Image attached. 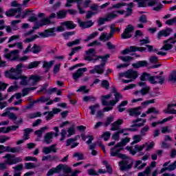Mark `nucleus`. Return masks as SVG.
Returning a JSON list of instances; mask_svg holds the SVG:
<instances>
[{
	"mask_svg": "<svg viewBox=\"0 0 176 176\" xmlns=\"http://www.w3.org/2000/svg\"><path fill=\"white\" fill-rule=\"evenodd\" d=\"M32 52L34 54H36V53H39V52H41V47L36 45V44H34V46L32 47Z\"/></svg>",
	"mask_w": 176,
	"mask_h": 176,
	"instance_id": "nucleus-58",
	"label": "nucleus"
},
{
	"mask_svg": "<svg viewBox=\"0 0 176 176\" xmlns=\"http://www.w3.org/2000/svg\"><path fill=\"white\" fill-rule=\"evenodd\" d=\"M18 39H20V35H13L9 38L8 43H12V42L18 41Z\"/></svg>",
	"mask_w": 176,
	"mask_h": 176,
	"instance_id": "nucleus-57",
	"label": "nucleus"
},
{
	"mask_svg": "<svg viewBox=\"0 0 176 176\" xmlns=\"http://www.w3.org/2000/svg\"><path fill=\"white\" fill-rule=\"evenodd\" d=\"M69 30H74L76 25L72 21H65L60 23V26L57 28H53L49 30H45L43 32L38 33V35L41 36V38H48V36H54L56 35V32H63L65 30V28Z\"/></svg>",
	"mask_w": 176,
	"mask_h": 176,
	"instance_id": "nucleus-4",
	"label": "nucleus"
},
{
	"mask_svg": "<svg viewBox=\"0 0 176 176\" xmlns=\"http://www.w3.org/2000/svg\"><path fill=\"white\" fill-rule=\"evenodd\" d=\"M120 157H121V159H123L122 161L119 162L120 170H129L131 168V167H133V165L131 164H129L130 162V158L127 157V155L121 154L120 155Z\"/></svg>",
	"mask_w": 176,
	"mask_h": 176,
	"instance_id": "nucleus-10",
	"label": "nucleus"
},
{
	"mask_svg": "<svg viewBox=\"0 0 176 176\" xmlns=\"http://www.w3.org/2000/svg\"><path fill=\"white\" fill-rule=\"evenodd\" d=\"M19 129V126H11L8 127H1L0 133H9V131H14Z\"/></svg>",
	"mask_w": 176,
	"mask_h": 176,
	"instance_id": "nucleus-34",
	"label": "nucleus"
},
{
	"mask_svg": "<svg viewBox=\"0 0 176 176\" xmlns=\"http://www.w3.org/2000/svg\"><path fill=\"white\" fill-rule=\"evenodd\" d=\"M75 134H76V131H75V126L74 125L69 127L67 131L65 129H62L60 131V141H64L66 137H72V135H75Z\"/></svg>",
	"mask_w": 176,
	"mask_h": 176,
	"instance_id": "nucleus-11",
	"label": "nucleus"
},
{
	"mask_svg": "<svg viewBox=\"0 0 176 176\" xmlns=\"http://www.w3.org/2000/svg\"><path fill=\"white\" fill-rule=\"evenodd\" d=\"M87 56H85V60L87 61H96V60H100L101 58L102 63L99 65H96L94 69L89 71L90 74H98L101 75L104 73V65L105 64V61H107V58H109V54H107L104 56L98 57L96 56V50L94 49H89L86 51Z\"/></svg>",
	"mask_w": 176,
	"mask_h": 176,
	"instance_id": "nucleus-3",
	"label": "nucleus"
},
{
	"mask_svg": "<svg viewBox=\"0 0 176 176\" xmlns=\"http://www.w3.org/2000/svg\"><path fill=\"white\" fill-rule=\"evenodd\" d=\"M118 76L120 80L122 79V78H126V79H131V80H121L122 83H130L132 80H135V79L138 78V72L133 69H129L125 72L119 73Z\"/></svg>",
	"mask_w": 176,
	"mask_h": 176,
	"instance_id": "nucleus-6",
	"label": "nucleus"
},
{
	"mask_svg": "<svg viewBox=\"0 0 176 176\" xmlns=\"http://www.w3.org/2000/svg\"><path fill=\"white\" fill-rule=\"evenodd\" d=\"M82 2L83 0H67L65 6L69 8L72 6V3H77V8L79 13L80 14H83L85 13V10L82 7H80V5H82Z\"/></svg>",
	"mask_w": 176,
	"mask_h": 176,
	"instance_id": "nucleus-13",
	"label": "nucleus"
},
{
	"mask_svg": "<svg viewBox=\"0 0 176 176\" xmlns=\"http://www.w3.org/2000/svg\"><path fill=\"white\" fill-rule=\"evenodd\" d=\"M67 12L65 10H60L56 13L57 19H65Z\"/></svg>",
	"mask_w": 176,
	"mask_h": 176,
	"instance_id": "nucleus-45",
	"label": "nucleus"
},
{
	"mask_svg": "<svg viewBox=\"0 0 176 176\" xmlns=\"http://www.w3.org/2000/svg\"><path fill=\"white\" fill-rule=\"evenodd\" d=\"M151 173H152V168H151L149 166H147L144 171L140 172L138 174V176H151Z\"/></svg>",
	"mask_w": 176,
	"mask_h": 176,
	"instance_id": "nucleus-38",
	"label": "nucleus"
},
{
	"mask_svg": "<svg viewBox=\"0 0 176 176\" xmlns=\"http://www.w3.org/2000/svg\"><path fill=\"white\" fill-rule=\"evenodd\" d=\"M142 107H138L129 109L130 116H140L141 115Z\"/></svg>",
	"mask_w": 176,
	"mask_h": 176,
	"instance_id": "nucleus-24",
	"label": "nucleus"
},
{
	"mask_svg": "<svg viewBox=\"0 0 176 176\" xmlns=\"http://www.w3.org/2000/svg\"><path fill=\"white\" fill-rule=\"evenodd\" d=\"M134 31V27L131 25H129L124 30L121 37L122 39H129L132 36L133 32Z\"/></svg>",
	"mask_w": 176,
	"mask_h": 176,
	"instance_id": "nucleus-17",
	"label": "nucleus"
},
{
	"mask_svg": "<svg viewBox=\"0 0 176 176\" xmlns=\"http://www.w3.org/2000/svg\"><path fill=\"white\" fill-rule=\"evenodd\" d=\"M1 116H8V118L12 120H16V119H17V116H16L14 113L9 112V110L8 109H6L5 113L1 114Z\"/></svg>",
	"mask_w": 176,
	"mask_h": 176,
	"instance_id": "nucleus-40",
	"label": "nucleus"
},
{
	"mask_svg": "<svg viewBox=\"0 0 176 176\" xmlns=\"http://www.w3.org/2000/svg\"><path fill=\"white\" fill-rule=\"evenodd\" d=\"M89 109L91 110V115H94L96 113V111L100 109V105L94 104L89 107Z\"/></svg>",
	"mask_w": 176,
	"mask_h": 176,
	"instance_id": "nucleus-51",
	"label": "nucleus"
},
{
	"mask_svg": "<svg viewBox=\"0 0 176 176\" xmlns=\"http://www.w3.org/2000/svg\"><path fill=\"white\" fill-rule=\"evenodd\" d=\"M39 64H41V61L32 62L28 65V69H32V68H36V67H38Z\"/></svg>",
	"mask_w": 176,
	"mask_h": 176,
	"instance_id": "nucleus-49",
	"label": "nucleus"
},
{
	"mask_svg": "<svg viewBox=\"0 0 176 176\" xmlns=\"http://www.w3.org/2000/svg\"><path fill=\"white\" fill-rule=\"evenodd\" d=\"M146 47H135L132 46L130 47L128 49H126L122 52V54H129V52H146Z\"/></svg>",
	"mask_w": 176,
	"mask_h": 176,
	"instance_id": "nucleus-20",
	"label": "nucleus"
},
{
	"mask_svg": "<svg viewBox=\"0 0 176 176\" xmlns=\"http://www.w3.org/2000/svg\"><path fill=\"white\" fill-rule=\"evenodd\" d=\"M121 124H123V120L118 119L111 124L110 130L111 131H116L117 130L120 131Z\"/></svg>",
	"mask_w": 176,
	"mask_h": 176,
	"instance_id": "nucleus-23",
	"label": "nucleus"
},
{
	"mask_svg": "<svg viewBox=\"0 0 176 176\" xmlns=\"http://www.w3.org/2000/svg\"><path fill=\"white\" fill-rule=\"evenodd\" d=\"M54 134V132H48L45 135H44V140H43V142H45V144H51V142H53V135Z\"/></svg>",
	"mask_w": 176,
	"mask_h": 176,
	"instance_id": "nucleus-28",
	"label": "nucleus"
},
{
	"mask_svg": "<svg viewBox=\"0 0 176 176\" xmlns=\"http://www.w3.org/2000/svg\"><path fill=\"white\" fill-rule=\"evenodd\" d=\"M3 159H5L6 164L10 166H13V164H17V163H21V162H23L21 157H16L14 155L9 153L3 157Z\"/></svg>",
	"mask_w": 176,
	"mask_h": 176,
	"instance_id": "nucleus-8",
	"label": "nucleus"
},
{
	"mask_svg": "<svg viewBox=\"0 0 176 176\" xmlns=\"http://www.w3.org/2000/svg\"><path fill=\"white\" fill-rule=\"evenodd\" d=\"M122 98H123V96L118 92L116 88L113 87L111 94L102 96L101 100L102 105H111L104 107L103 111L109 112V111H112V109H113V107H115V105L119 102V100H122Z\"/></svg>",
	"mask_w": 176,
	"mask_h": 176,
	"instance_id": "nucleus-2",
	"label": "nucleus"
},
{
	"mask_svg": "<svg viewBox=\"0 0 176 176\" xmlns=\"http://www.w3.org/2000/svg\"><path fill=\"white\" fill-rule=\"evenodd\" d=\"M131 138L126 137L125 138H123L121 140L120 142H118V145H120L121 147L123 148V146H125V145H127L129 142H130Z\"/></svg>",
	"mask_w": 176,
	"mask_h": 176,
	"instance_id": "nucleus-43",
	"label": "nucleus"
},
{
	"mask_svg": "<svg viewBox=\"0 0 176 176\" xmlns=\"http://www.w3.org/2000/svg\"><path fill=\"white\" fill-rule=\"evenodd\" d=\"M149 0H135V2H138L139 8H146V6H155L158 5L159 0H152L148 2Z\"/></svg>",
	"mask_w": 176,
	"mask_h": 176,
	"instance_id": "nucleus-12",
	"label": "nucleus"
},
{
	"mask_svg": "<svg viewBox=\"0 0 176 176\" xmlns=\"http://www.w3.org/2000/svg\"><path fill=\"white\" fill-rule=\"evenodd\" d=\"M100 138H102L104 141H108V140L111 138V132L109 131L103 132L100 136Z\"/></svg>",
	"mask_w": 176,
	"mask_h": 176,
	"instance_id": "nucleus-47",
	"label": "nucleus"
},
{
	"mask_svg": "<svg viewBox=\"0 0 176 176\" xmlns=\"http://www.w3.org/2000/svg\"><path fill=\"white\" fill-rule=\"evenodd\" d=\"M126 131V129H120L118 131L115 132L111 135L112 140L114 141H118L120 138V134H124V135H127V133H124Z\"/></svg>",
	"mask_w": 176,
	"mask_h": 176,
	"instance_id": "nucleus-27",
	"label": "nucleus"
},
{
	"mask_svg": "<svg viewBox=\"0 0 176 176\" xmlns=\"http://www.w3.org/2000/svg\"><path fill=\"white\" fill-rule=\"evenodd\" d=\"M60 171H63V173H71V168H69L67 165L59 164L56 168H53L50 169L47 173V175L51 176V175H53V174L60 173Z\"/></svg>",
	"mask_w": 176,
	"mask_h": 176,
	"instance_id": "nucleus-9",
	"label": "nucleus"
},
{
	"mask_svg": "<svg viewBox=\"0 0 176 176\" xmlns=\"http://www.w3.org/2000/svg\"><path fill=\"white\" fill-rule=\"evenodd\" d=\"M146 115H149V113H155V115H158L159 110H157L155 107H151L146 111Z\"/></svg>",
	"mask_w": 176,
	"mask_h": 176,
	"instance_id": "nucleus-53",
	"label": "nucleus"
},
{
	"mask_svg": "<svg viewBox=\"0 0 176 176\" xmlns=\"http://www.w3.org/2000/svg\"><path fill=\"white\" fill-rule=\"evenodd\" d=\"M17 14V15H16ZM31 14V11H26L21 14V9H10L8 11L6 12V15L8 17H12V16H16V19H19V17H22L24 19L25 16H30Z\"/></svg>",
	"mask_w": 176,
	"mask_h": 176,
	"instance_id": "nucleus-7",
	"label": "nucleus"
},
{
	"mask_svg": "<svg viewBox=\"0 0 176 176\" xmlns=\"http://www.w3.org/2000/svg\"><path fill=\"white\" fill-rule=\"evenodd\" d=\"M47 24H50V18H43L41 19V23L39 25H36L33 27V30H38L39 27H42L43 25H47Z\"/></svg>",
	"mask_w": 176,
	"mask_h": 176,
	"instance_id": "nucleus-35",
	"label": "nucleus"
},
{
	"mask_svg": "<svg viewBox=\"0 0 176 176\" xmlns=\"http://www.w3.org/2000/svg\"><path fill=\"white\" fill-rule=\"evenodd\" d=\"M73 157L77 158V160H83L85 159L83 154L81 153H75Z\"/></svg>",
	"mask_w": 176,
	"mask_h": 176,
	"instance_id": "nucleus-60",
	"label": "nucleus"
},
{
	"mask_svg": "<svg viewBox=\"0 0 176 176\" xmlns=\"http://www.w3.org/2000/svg\"><path fill=\"white\" fill-rule=\"evenodd\" d=\"M23 64H19L16 68H11L10 71L6 72V77L10 79H21L20 85L25 86V85H30L34 86L37 82L41 80V76L33 75L28 78L25 76H21L20 74L23 72Z\"/></svg>",
	"mask_w": 176,
	"mask_h": 176,
	"instance_id": "nucleus-1",
	"label": "nucleus"
},
{
	"mask_svg": "<svg viewBox=\"0 0 176 176\" xmlns=\"http://www.w3.org/2000/svg\"><path fill=\"white\" fill-rule=\"evenodd\" d=\"M146 147V152H148V151H151V149H152V148H153V146H155V142H152L150 143H145L144 144L142 145H138L136 144L135 146H127L126 147V149L128 151V152H129V153L131 155H133V156H134V155H135L136 153H138V152H141L142 151H144V149Z\"/></svg>",
	"mask_w": 176,
	"mask_h": 176,
	"instance_id": "nucleus-5",
	"label": "nucleus"
},
{
	"mask_svg": "<svg viewBox=\"0 0 176 176\" xmlns=\"http://www.w3.org/2000/svg\"><path fill=\"white\" fill-rule=\"evenodd\" d=\"M97 35H98V32H97L91 33L86 38V39L85 40V42H89V41H91V39H94V38H96Z\"/></svg>",
	"mask_w": 176,
	"mask_h": 176,
	"instance_id": "nucleus-54",
	"label": "nucleus"
},
{
	"mask_svg": "<svg viewBox=\"0 0 176 176\" xmlns=\"http://www.w3.org/2000/svg\"><path fill=\"white\" fill-rule=\"evenodd\" d=\"M20 54V50H14L11 51L10 53H6L4 54L5 58L10 60V61H17L19 58V54Z\"/></svg>",
	"mask_w": 176,
	"mask_h": 176,
	"instance_id": "nucleus-14",
	"label": "nucleus"
},
{
	"mask_svg": "<svg viewBox=\"0 0 176 176\" xmlns=\"http://www.w3.org/2000/svg\"><path fill=\"white\" fill-rule=\"evenodd\" d=\"M45 130H49V127H47V126L42 127L39 130L36 131L34 132V134L36 135H37V137L41 138V137H42V135L43 134V133H45Z\"/></svg>",
	"mask_w": 176,
	"mask_h": 176,
	"instance_id": "nucleus-41",
	"label": "nucleus"
},
{
	"mask_svg": "<svg viewBox=\"0 0 176 176\" xmlns=\"http://www.w3.org/2000/svg\"><path fill=\"white\" fill-rule=\"evenodd\" d=\"M149 78H151V75L146 73H143L140 76V80L142 82H144V80H147V79L149 80Z\"/></svg>",
	"mask_w": 176,
	"mask_h": 176,
	"instance_id": "nucleus-59",
	"label": "nucleus"
},
{
	"mask_svg": "<svg viewBox=\"0 0 176 176\" xmlns=\"http://www.w3.org/2000/svg\"><path fill=\"white\" fill-rule=\"evenodd\" d=\"M77 22L80 28H90V27L93 26L94 24L91 21L85 22L80 19H78Z\"/></svg>",
	"mask_w": 176,
	"mask_h": 176,
	"instance_id": "nucleus-25",
	"label": "nucleus"
},
{
	"mask_svg": "<svg viewBox=\"0 0 176 176\" xmlns=\"http://www.w3.org/2000/svg\"><path fill=\"white\" fill-rule=\"evenodd\" d=\"M133 124L131 128H129L127 130L129 131H137V129L135 127H142L145 123H146V120H144L142 118H138L136 120H133Z\"/></svg>",
	"mask_w": 176,
	"mask_h": 176,
	"instance_id": "nucleus-15",
	"label": "nucleus"
},
{
	"mask_svg": "<svg viewBox=\"0 0 176 176\" xmlns=\"http://www.w3.org/2000/svg\"><path fill=\"white\" fill-rule=\"evenodd\" d=\"M149 126L146 125L144 127L142 128L140 130V135L142 137H145L146 135V133L149 131Z\"/></svg>",
	"mask_w": 176,
	"mask_h": 176,
	"instance_id": "nucleus-48",
	"label": "nucleus"
},
{
	"mask_svg": "<svg viewBox=\"0 0 176 176\" xmlns=\"http://www.w3.org/2000/svg\"><path fill=\"white\" fill-rule=\"evenodd\" d=\"M54 64V60H51L50 62H44L43 63V68H45L46 72L50 69V67Z\"/></svg>",
	"mask_w": 176,
	"mask_h": 176,
	"instance_id": "nucleus-46",
	"label": "nucleus"
},
{
	"mask_svg": "<svg viewBox=\"0 0 176 176\" xmlns=\"http://www.w3.org/2000/svg\"><path fill=\"white\" fill-rule=\"evenodd\" d=\"M119 14H124V10L113 11L111 12L108 13L106 16V21H111V20H113V19H116V17H118Z\"/></svg>",
	"mask_w": 176,
	"mask_h": 176,
	"instance_id": "nucleus-18",
	"label": "nucleus"
},
{
	"mask_svg": "<svg viewBox=\"0 0 176 176\" xmlns=\"http://www.w3.org/2000/svg\"><path fill=\"white\" fill-rule=\"evenodd\" d=\"M113 34L111 33L107 34V33L103 32L101 34L100 36V39L103 42H105L107 41H109V39H111V38H113Z\"/></svg>",
	"mask_w": 176,
	"mask_h": 176,
	"instance_id": "nucleus-36",
	"label": "nucleus"
},
{
	"mask_svg": "<svg viewBox=\"0 0 176 176\" xmlns=\"http://www.w3.org/2000/svg\"><path fill=\"white\" fill-rule=\"evenodd\" d=\"M3 152H11L12 153H17L20 152V148H17V147L11 148L9 146H4L1 145V153H3Z\"/></svg>",
	"mask_w": 176,
	"mask_h": 176,
	"instance_id": "nucleus-22",
	"label": "nucleus"
},
{
	"mask_svg": "<svg viewBox=\"0 0 176 176\" xmlns=\"http://www.w3.org/2000/svg\"><path fill=\"white\" fill-rule=\"evenodd\" d=\"M17 47V49H19V50H23V43L21 42H17L14 44H9L8 47L13 48V47Z\"/></svg>",
	"mask_w": 176,
	"mask_h": 176,
	"instance_id": "nucleus-44",
	"label": "nucleus"
},
{
	"mask_svg": "<svg viewBox=\"0 0 176 176\" xmlns=\"http://www.w3.org/2000/svg\"><path fill=\"white\" fill-rule=\"evenodd\" d=\"M86 71H87V68L86 67L78 69L77 72L73 74V78L74 80H78V79H79V78L83 75V72H86Z\"/></svg>",
	"mask_w": 176,
	"mask_h": 176,
	"instance_id": "nucleus-29",
	"label": "nucleus"
},
{
	"mask_svg": "<svg viewBox=\"0 0 176 176\" xmlns=\"http://www.w3.org/2000/svg\"><path fill=\"white\" fill-rule=\"evenodd\" d=\"M36 168V165L32 162H26L25 163V168L26 170H32Z\"/></svg>",
	"mask_w": 176,
	"mask_h": 176,
	"instance_id": "nucleus-50",
	"label": "nucleus"
},
{
	"mask_svg": "<svg viewBox=\"0 0 176 176\" xmlns=\"http://www.w3.org/2000/svg\"><path fill=\"white\" fill-rule=\"evenodd\" d=\"M176 42V33L175 34V39L170 38L166 41H164V45L161 48V50H170L173 49V45H174Z\"/></svg>",
	"mask_w": 176,
	"mask_h": 176,
	"instance_id": "nucleus-16",
	"label": "nucleus"
},
{
	"mask_svg": "<svg viewBox=\"0 0 176 176\" xmlns=\"http://www.w3.org/2000/svg\"><path fill=\"white\" fill-rule=\"evenodd\" d=\"M101 85H102V87H104V89H109V82H108V80H103L102 81Z\"/></svg>",
	"mask_w": 176,
	"mask_h": 176,
	"instance_id": "nucleus-64",
	"label": "nucleus"
},
{
	"mask_svg": "<svg viewBox=\"0 0 176 176\" xmlns=\"http://www.w3.org/2000/svg\"><path fill=\"white\" fill-rule=\"evenodd\" d=\"M119 58L124 61V63H130L133 60L131 56H120Z\"/></svg>",
	"mask_w": 176,
	"mask_h": 176,
	"instance_id": "nucleus-61",
	"label": "nucleus"
},
{
	"mask_svg": "<svg viewBox=\"0 0 176 176\" xmlns=\"http://www.w3.org/2000/svg\"><path fill=\"white\" fill-rule=\"evenodd\" d=\"M164 79L162 76H151L148 78V82L152 85H155L156 83H163Z\"/></svg>",
	"mask_w": 176,
	"mask_h": 176,
	"instance_id": "nucleus-26",
	"label": "nucleus"
},
{
	"mask_svg": "<svg viewBox=\"0 0 176 176\" xmlns=\"http://www.w3.org/2000/svg\"><path fill=\"white\" fill-rule=\"evenodd\" d=\"M139 86L142 87V90L140 91V93L142 94V96H145V94H147V93H148L150 88L148 86L144 84V82H139Z\"/></svg>",
	"mask_w": 176,
	"mask_h": 176,
	"instance_id": "nucleus-33",
	"label": "nucleus"
},
{
	"mask_svg": "<svg viewBox=\"0 0 176 176\" xmlns=\"http://www.w3.org/2000/svg\"><path fill=\"white\" fill-rule=\"evenodd\" d=\"M126 3H118L112 6V9H122L123 6H126Z\"/></svg>",
	"mask_w": 176,
	"mask_h": 176,
	"instance_id": "nucleus-55",
	"label": "nucleus"
},
{
	"mask_svg": "<svg viewBox=\"0 0 176 176\" xmlns=\"http://www.w3.org/2000/svg\"><path fill=\"white\" fill-rule=\"evenodd\" d=\"M133 142L131 143V145H135V144H138L142 141V136L141 135H134L132 137Z\"/></svg>",
	"mask_w": 176,
	"mask_h": 176,
	"instance_id": "nucleus-39",
	"label": "nucleus"
},
{
	"mask_svg": "<svg viewBox=\"0 0 176 176\" xmlns=\"http://www.w3.org/2000/svg\"><path fill=\"white\" fill-rule=\"evenodd\" d=\"M114 120H115V116H109L106 119V121L104 122V126H109V124H111Z\"/></svg>",
	"mask_w": 176,
	"mask_h": 176,
	"instance_id": "nucleus-52",
	"label": "nucleus"
},
{
	"mask_svg": "<svg viewBox=\"0 0 176 176\" xmlns=\"http://www.w3.org/2000/svg\"><path fill=\"white\" fill-rule=\"evenodd\" d=\"M169 80H170V82H176V72L170 73Z\"/></svg>",
	"mask_w": 176,
	"mask_h": 176,
	"instance_id": "nucleus-63",
	"label": "nucleus"
},
{
	"mask_svg": "<svg viewBox=\"0 0 176 176\" xmlns=\"http://www.w3.org/2000/svg\"><path fill=\"white\" fill-rule=\"evenodd\" d=\"M170 164V162H166L163 164V168L161 169L160 174L162 173H164V171H166L168 170V171H173V170H175L176 168V162H175L173 164Z\"/></svg>",
	"mask_w": 176,
	"mask_h": 176,
	"instance_id": "nucleus-19",
	"label": "nucleus"
},
{
	"mask_svg": "<svg viewBox=\"0 0 176 176\" xmlns=\"http://www.w3.org/2000/svg\"><path fill=\"white\" fill-rule=\"evenodd\" d=\"M146 166V163H142V160H138L134 164V168L137 170H142Z\"/></svg>",
	"mask_w": 176,
	"mask_h": 176,
	"instance_id": "nucleus-37",
	"label": "nucleus"
},
{
	"mask_svg": "<svg viewBox=\"0 0 176 176\" xmlns=\"http://www.w3.org/2000/svg\"><path fill=\"white\" fill-rule=\"evenodd\" d=\"M122 149L123 148L120 146V144H119V143H118L113 147L111 148L110 155L111 157L118 156V155H119V152H120V151H122Z\"/></svg>",
	"mask_w": 176,
	"mask_h": 176,
	"instance_id": "nucleus-21",
	"label": "nucleus"
},
{
	"mask_svg": "<svg viewBox=\"0 0 176 176\" xmlns=\"http://www.w3.org/2000/svg\"><path fill=\"white\" fill-rule=\"evenodd\" d=\"M170 34H171V29L167 28L165 30H162L160 31V32L157 34V38L158 39H160V38H162V36H168V35H170Z\"/></svg>",
	"mask_w": 176,
	"mask_h": 176,
	"instance_id": "nucleus-32",
	"label": "nucleus"
},
{
	"mask_svg": "<svg viewBox=\"0 0 176 176\" xmlns=\"http://www.w3.org/2000/svg\"><path fill=\"white\" fill-rule=\"evenodd\" d=\"M58 112H60V110L58 109H54L52 111L47 113V116L45 118L47 120H50L54 115H56V113H58Z\"/></svg>",
	"mask_w": 176,
	"mask_h": 176,
	"instance_id": "nucleus-42",
	"label": "nucleus"
},
{
	"mask_svg": "<svg viewBox=\"0 0 176 176\" xmlns=\"http://www.w3.org/2000/svg\"><path fill=\"white\" fill-rule=\"evenodd\" d=\"M24 140H29L30 138V133L32 132V129H26L24 130Z\"/></svg>",
	"mask_w": 176,
	"mask_h": 176,
	"instance_id": "nucleus-56",
	"label": "nucleus"
},
{
	"mask_svg": "<svg viewBox=\"0 0 176 176\" xmlns=\"http://www.w3.org/2000/svg\"><path fill=\"white\" fill-rule=\"evenodd\" d=\"M43 152L45 155H49V153H52V152L56 153V152H57V148H56V145H52L50 147H43Z\"/></svg>",
	"mask_w": 176,
	"mask_h": 176,
	"instance_id": "nucleus-30",
	"label": "nucleus"
},
{
	"mask_svg": "<svg viewBox=\"0 0 176 176\" xmlns=\"http://www.w3.org/2000/svg\"><path fill=\"white\" fill-rule=\"evenodd\" d=\"M149 61L151 64H157V61H159V58L155 56H151L149 58Z\"/></svg>",
	"mask_w": 176,
	"mask_h": 176,
	"instance_id": "nucleus-62",
	"label": "nucleus"
},
{
	"mask_svg": "<svg viewBox=\"0 0 176 176\" xmlns=\"http://www.w3.org/2000/svg\"><path fill=\"white\" fill-rule=\"evenodd\" d=\"M148 61L146 60H140L132 64V67H133V68H142L144 67H148Z\"/></svg>",
	"mask_w": 176,
	"mask_h": 176,
	"instance_id": "nucleus-31",
	"label": "nucleus"
}]
</instances>
